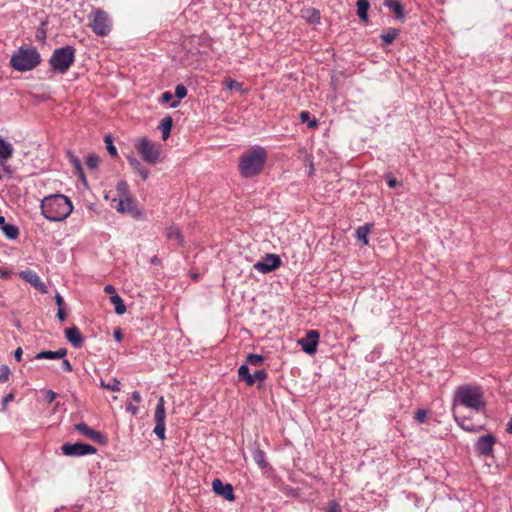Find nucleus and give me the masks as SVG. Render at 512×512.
<instances>
[{"mask_svg": "<svg viewBox=\"0 0 512 512\" xmlns=\"http://www.w3.org/2000/svg\"><path fill=\"white\" fill-rule=\"evenodd\" d=\"M460 407L468 408L477 413L484 412L486 401L482 388L473 384L459 386L454 394L453 409L459 410Z\"/></svg>", "mask_w": 512, "mask_h": 512, "instance_id": "1", "label": "nucleus"}, {"mask_svg": "<svg viewBox=\"0 0 512 512\" xmlns=\"http://www.w3.org/2000/svg\"><path fill=\"white\" fill-rule=\"evenodd\" d=\"M268 154L264 147L259 145L252 146L249 150L241 154L239 158V173L243 178H252L258 176L264 169Z\"/></svg>", "mask_w": 512, "mask_h": 512, "instance_id": "2", "label": "nucleus"}, {"mask_svg": "<svg viewBox=\"0 0 512 512\" xmlns=\"http://www.w3.org/2000/svg\"><path fill=\"white\" fill-rule=\"evenodd\" d=\"M41 214L49 221L65 220L73 210L71 200L63 194H53L44 197L40 204Z\"/></svg>", "mask_w": 512, "mask_h": 512, "instance_id": "3", "label": "nucleus"}, {"mask_svg": "<svg viewBox=\"0 0 512 512\" xmlns=\"http://www.w3.org/2000/svg\"><path fill=\"white\" fill-rule=\"evenodd\" d=\"M41 57L35 47H20L13 53L10 65L17 71H29L40 64Z\"/></svg>", "mask_w": 512, "mask_h": 512, "instance_id": "4", "label": "nucleus"}, {"mask_svg": "<svg viewBox=\"0 0 512 512\" xmlns=\"http://www.w3.org/2000/svg\"><path fill=\"white\" fill-rule=\"evenodd\" d=\"M75 48L67 45L54 50L49 59V64L55 73L64 74L75 61Z\"/></svg>", "mask_w": 512, "mask_h": 512, "instance_id": "5", "label": "nucleus"}, {"mask_svg": "<svg viewBox=\"0 0 512 512\" xmlns=\"http://www.w3.org/2000/svg\"><path fill=\"white\" fill-rule=\"evenodd\" d=\"M90 27L97 36H107L112 29V21L109 15L101 9H93L88 16Z\"/></svg>", "mask_w": 512, "mask_h": 512, "instance_id": "6", "label": "nucleus"}, {"mask_svg": "<svg viewBox=\"0 0 512 512\" xmlns=\"http://www.w3.org/2000/svg\"><path fill=\"white\" fill-rule=\"evenodd\" d=\"M135 148L146 163L156 164L160 161L161 152L159 146L148 138L142 137L137 139Z\"/></svg>", "mask_w": 512, "mask_h": 512, "instance_id": "7", "label": "nucleus"}, {"mask_svg": "<svg viewBox=\"0 0 512 512\" xmlns=\"http://www.w3.org/2000/svg\"><path fill=\"white\" fill-rule=\"evenodd\" d=\"M112 207H114L119 213H126L136 220L144 218V213L137 207L136 201L132 196L125 198H114L112 199Z\"/></svg>", "mask_w": 512, "mask_h": 512, "instance_id": "8", "label": "nucleus"}, {"mask_svg": "<svg viewBox=\"0 0 512 512\" xmlns=\"http://www.w3.org/2000/svg\"><path fill=\"white\" fill-rule=\"evenodd\" d=\"M61 449L66 456L72 457L91 455L97 452V449L94 446L81 442L73 444L65 443L64 445H62Z\"/></svg>", "mask_w": 512, "mask_h": 512, "instance_id": "9", "label": "nucleus"}, {"mask_svg": "<svg viewBox=\"0 0 512 512\" xmlns=\"http://www.w3.org/2000/svg\"><path fill=\"white\" fill-rule=\"evenodd\" d=\"M496 437L493 434H486L479 437L474 443V450L478 456H490L496 444Z\"/></svg>", "mask_w": 512, "mask_h": 512, "instance_id": "10", "label": "nucleus"}, {"mask_svg": "<svg viewBox=\"0 0 512 512\" xmlns=\"http://www.w3.org/2000/svg\"><path fill=\"white\" fill-rule=\"evenodd\" d=\"M281 265V259L276 254L268 253L260 261L254 264V269L263 274L270 273Z\"/></svg>", "mask_w": 512, "mask_h": 512, "instance_id": "11", "label": "nucleus"}, {"mask_svg": "<svg viewBox=\"0 0 512 512\" xmlns=\"http://www.w3.org/2000/svg\"><path fill=\"white\" fill-rule=\"evenodd\" d=\"M320 334L317 330H309L306 333V336L298 341L302 350L309 354L313 355L317 350V345L319 341Z\"/></svg>", "mask_w": 512, "mask_h": 512, "instance_id": "12", "label": "nucleus"}, {"mask_svg": "<svg viewBox=\"0 0 512 512\" xmlns=\"http://www.w3.org/2000/svg\"><path fill=\"white\" fill-rule=\"evenodd\" d=\"M453 417L456 423L465 431L468 432H479L485 428L484 425L474 423L468 416L462 415L459 410L452 409Z\"/></svg>", "mask_w": 512, "mask_h": 512, "instance_id": "13", "label": "nucleus"}, {"mask_svg": "<svg viewBox=\"0 0 512 512\" xmlns=\"http://www.w3.org/2000/svg\"><path fill=\"white\" fill-rule=\"evenodd\" d=\"M19 276L24 281L28 282L31 286H33L37 291H39L42 294L48 293V288L46 284L41 281L39 275L30 269L21 271L19 273Z\"/></svg>", "mask_w": 512, "mask_h": 512, "instance_id": "14", "label": "nucleus"}, {"mask_svg": "<svg viewBox=\"0 0 512 512\" xmlns=\"http://www.w3.org/2000/svg\"><path fill=\"white\" fill-rule=\"evenodd\" d=\"M75 429L82 435H84L85 437H87L88 439L90 440H93L99 444H106L107 443V438L106 436L99 432V431H96L92 428H90L86 423L84 422H81V423H78L75 425Z\"/></svg>", "mask_w": 512, "mask_h": 512, "instance_id": "15", "label": "nucleus"}, {"mask_svg": "<svg viewBox=\"0 0 512 512\" xmlns=\"http://www.w3.org/2000/svg\"><path fill=\"white\" fill-rule=\"evenodd\" d=\"M212 488L216 494L222 496L224 499L228 501L235 500V495L231 484H224L220 479L216 478L212 482Z\"/></svg>", "mask_w": 512, "mask_h": 512, "instance_id": "16", "label": "nucleus"}, {"mask_svg": "<svg viewBox=\"0 0 512 512\" xmlns=\"http://www.w3.org/2000/svg\"><path fill=\"white\" fill-rule=\"evenodd\" d=\"M386 7L389 8L393 18L398 22H405L406 12L400 0H386Z\"/></svg>", "mask_w": 512, "mask_h": 512, "instance_id": "17", "label": "nucleus"}, {"mask_svg": "<svg viewBox=\"0 0 512 512\" xmlns=\"http://www.w3.org/2000/svg\"><path fill=\"white\" fill-rule=\"evenodd\" d=\"M65 337L71 343V345L78 349L83 346L84 337L82 336L79 328L75 325L65 329Z\"/></svg>", "mask_w": 512, "mask_h": 512, "instance_id": "18", "label": "nucleus"}, {"mask_svg": "<svg viewBox=\"0 0 512 512\" xmlns=\"http://www.w3.org/2000/svg\"><path fill=\"white\" fill-rule=\"evenodd\" d=\"M301 17L310 24L320 23V11L316 8H305L301 10Z\"/></svg>", "mask_w": 512, "mask_h": 512, "instance_id": "19", "label": "nucleus"}, {"mask_svg": "<svg viewBox=\"0 0 512 512\" xmlns=\"http://www.w3.org/2000/svg\"><path fill=\"white\" fill-rule=\"evenodd\" d=\"M166 411H165V400L163 396H160L156 405L154 420L155 423L165 424Z\"/></svg>", "mask_w": 512, "mask_h": 512, "instance_id": "20", "label": "nucleus"}, {"mask_svg": "<svg viewBox=\"0 0 512 512\" xmlns=\"http://www.w3.org/2000/svg\"><path fill=\"white\" fill-rule=\"evenodd\" d=\"M128 162L132 169L137 172L144 181L148 179L149 170L146 169L138 159L135 157H128Z\"/></svg>", "mask_w": 512, "mask_h": 512, "instance_id": "21", "label": "nucleus"}, {"mask_svg": "<svg viewBox=\"0 0 512 512\" xmlns=\"http://www.w3.org/2000/svg\"><path fill=\"white\" fill-rule=\"evenodd\" d=\"M67 354L66 348H60L57 351H41L38 353L35 358L36 359H61L64 358Z\"/></svg>", "mask_w": 512, "mask_h": 512, "instance_id": "22", "label": "nucleus"}, {"mask_svg": "<svg viewBox=\"0 0 512 512\" xmlns=\"http://www.w3.org/2000/svg\"><path fill=\"white\" fill-rule=\"evenodd\" d=\"M67 156H68L70 163L72 164V166L74 168L75 174L78 175L81 180L85 181L86 180L85 173H84V170H83V167H82V164H81V161L79 160V158L76 155H74V153H72L71 151H69L67 153Z\"/></svg>", "mask_w": 512, "mask_h": 512, "instance_id": "23", "label": "nucleus"}, {"mask_svg": "<svg viewBox=\"0 0 512 512\" xmlns=\"http://www.w3.org/2000/svg\"><path fill=\"white\" fill-rule=\"evenodd\" d=\"M165 234H166L167 239L177 240L178 244L180 246H183L184 238H183L181 230L178 226L171 225V226L167 227L165 230Z\"/></svg>", "mask_w": 512, "mask_h": 512, "instance_id": "24", "label": "nucleus"}, {"mask_svg": "<svg viewBox=\"0 0 512 512\" xmlns=\"http://www.w3.org/2000/svg\"><path fill=\"white\" fill-rule=\"evenodd\" d=\"M13 146L0 137V163L7 161L12 157Z\"/></svg>", "mask_w": 512, "mask_h": 512, "instance_id": "25", "label": "nucleus"}, {"mask_svg": "<svg viewBox=\"0 0 512 512\" xmlns=\"http://www.w3.org/2000/svg\"><path fill=\"white\" fill-rule=\"evenodd\" d=\"M357 15L360 20L364 23L368 22V10L370 7V3L368 0H357Z\"/></svg>", "mask_w": 512, "mask_h": 512, "instance_id": "26", "label": "nucleus"}, {"mask_svg": "<svg viewBox=\"0 0 512 512\" xmlns=\"http://www.w3.org/2000/svg\"><path fill=\"white\" fill-rule=\"evenodd\" d=\"M173 125V119L170 115L165 116L159 125V129L162 132V138L163 140H167L170 136L171 128Z\"/></svg>", "mask_w": 512, "mask_h": 512, "instance_id": "27", "label": "nucleus"}, {"mask_svg": "<svg viewBox=\"0 0 512 512\" xmlns=\"http://www.w3.org/2000/svg\"><path fill=\"white\" fill-rule=\"evenodd\" d=\"M238 377L240 380L245 381L248 386L255 384V379L249 372L247 364H242L238 369Z\"/></svg>", "mask_w": 512, "mask_h": 512, "instance_id": "28", "label": "nucleus"}, {"mask_svg": "<svg viewBox=\"0 0 512 512\" xmlns=\"http://www.w3.org/2000/svg\"><path fill=\"white\" fill-rule=\"evenodd\" d=\"M252 457L261 469H266L269 466V463L266 460V453L262 449L256 448L252 452Z\"/></svg>", "mask_w": 512, "mask_h": 512, "instance_id": "29", "label": "nucleus"}, {"mask_svg": "<svg viewBox=\"0 0 512 512\" xmlns=\"http://www.w3.org/2000/svg\"><path fill=\"white\" fill-rule=\"evenodd\" d=\"M192 39L196 40L197 45L211 49L213 46V39L206 33H202L199 36H193Z\"/></svg>", "mask_w": 512, "mask_h": 512, "instance_id": "30", "label": "nucleus"}, {"mask_svg": "<svg viewBox=\"0 0 512 512\" xmlns=\"http://www.w3.org/2000/svg\"><path fill=\"white\" fill-rule=\"evenodd\" d=\"M111 303L115 307V312L118 315H123L126 312V306L122 300V298L118 294H114L110 297Z\"/></svg>", "mask_w": 512, "mask_h": 512, "instance_id": "31", "label": "nucleus"}, {"mask_svg": "<svg viewBox=\"0 0 512 512\" xmlns=\"http://www.w3.org/2000/svg\"><path fill=\"white\" fill-rule=\"evenodd\" d=\"M370 227L371 226L369 224H365L356 229V237L364 245L368 244V234L370 232Z\"/></svg>", "mask_w": 512, "mask_h": 512, "instance_id": "32", "label": "nucleus"}, {"mask_svg": "<svg viewBox=\"0 0 512 512\" xmlns=\"http://www.w3.org/2000/svg\"><path fill=\"white\" fill-rule=\"evenodd\" d=\"M223 85L229 89V90H237L238 92H240L241 94H244L245 93V90L243 89V85L242 83L234 80V79H231V78H226L224 81H223Z\"/></svg>", "mask_w": 512, "mask_h": 512, "instance_id": "33", "label": "nucleus"}, {"mask_svg": "<svg viewBox=\"0 0 512 512\" xmlns=\"http://www.w3.org/2000/svg\"><path fill=\"white\" fill-rule=\"evenodd\" d=\"M116 191L119 198H125L131 196L129 186L125 180H120L116 184Z\"/></svg>", "mask_w": 512, "mask_h": 512, "instance_id": "34", "label": "nucleus"}, {"mask_svg": "<svg viewBox=\"0 0 512 512\" xmlns=\"http://www.w3.org/2000/svg\"><path fill=\"white\" fill-rule=\"evenodd\" d=\"M100 387L118 392L121 390V382L117 378H112L108 383L101 380Z\"/></svg>", "mask_w": 512, "mask_h": 512, "instance_id": "35", "label": "nucleus"}, {"mask_svg": "<svg viewBox=\"0 0 512 512\" xmlns=\"http://www.w3.org/2000/svg\"><path fill=\"white\" fill-rule=\"evenodd\" d=\"M1 229L3 230L4 234L10 239H15L19 235L18 228L13 224L7 223Z\"/></svg>", "mask_w": 512, "mask_h": 512, "instance_id": "36", "label": "nucleus"}, {"mask_svg": "<svg viewBox=\"0 0 512 512\" xmlns=\"http://www.w3.org/2000/svg\"><path fill=\"white\" fill-rule=\"evenodd\" d=\"M299 118L302 123H307L309 128L318 127L317 119H315V118L310 119V113L308 111H302L299 115Z\"/></svg>", "mask_w": 512, "mask_h": 512, "instance_id": "37", "label": "nucleus"}, {"mask_svg": "<svg viewBox=\"0 0 512 512\" xmlns=\"http://www.w3.org/2000/svg\"><path fill=\"white\" fill-rule=\"evenodd\" d=\"M172 99H173L172 93L170 91H166V92L162 93L161 98H160V102L163 103V104H166V103H169L171 101V103H170V107L171 108H176L177 106H179L180 101L179 100H173L172 101Z\"/></svg>", "mask_w": 512, "mask_h": 512, "instance_id": "38", "label": "nucleus"}, {"mask_svg": "<svg viewBox=\"0 0 512 512\" xmlns=\"http://www.w3.org/2000/svg\"><path fill=\"white\" fill-rule=\"evenodd\" d=\"M100 159L96 154H90L86 159V165L90 170H97Z\"/></svg>", "mask_w": 512, "mask_h": 512, "instance_id": "39", "label": "nucleus"}, {"mask_svg": "<svg viewBox=\"0 0 512 512\" xmlns=\"http://www.w3.org/2000/svg\"><path fill=\"white\" fill-rule=\"evenodd\" d=\"M104 142L106 143V148H107V151L109 152V154L112 157H116L117 156V149H116V147L113 144V140H112L111 135H106L105 138H104Z\"/></svg>", "mask_w": 512, "mask_h": 512, "instance_id": "40", "label": "nucleus"}, {"mask_svg": "<svg viewBox=\"0 0 512 512\" xmlns=\"http://www.w3.org/2000/svg\"><path fill=\"white\" fill-rule=\"evenodd\" d=\"M264 362V357L259 354H249L247 356V364L250 365H260Z\"/></svg>", "mask_w": 512, "mask_h": 512, "instance_id": "41", "label": "nucleus"}, {"mask_svg": "<svg viewBox=\"0 0 512 512\" xmlns=\"http://www.w3.org/2000/svg\"><path fill=\"white\" fill-rule=\"evenodd\" d=\"M400 30L396 28H390L386 31V45L391 44L396 37L399 35Z\"/></svg>", "mask_w": 512, "mask_h": 512, "instance_id": "42", "label": "nucleus"}, {"mask_svg": "<svg viewBox=\"0 0 512 512\" xmlns=\"http://www.w3.org/2000/svg\"><path fill=\"white\" fill-rule=\"evenodd\" d=\"M10 369L7 365H2L0 368V383H5L8 381L10 376Z\"/></svg>", "mask_w": 512, "mask_h": 512, "instance_id": "43", "label": "nucleus"}, {"mask_svg": "<svg viewBox=\"0 0 512 512\" xmlns=\"http://www.w3.org/2000/svg\"><path fill=\"white\" fill-rule=\"evenodd\" d=\"M153 432L159 439L163 440L165 438V424L155 423Z\"/></svg>", "mask_w": 512, "mask_h": 512, "instance_id": "44", "label": "nucleus"}, {"mask_svg": "<svg viewBox=\"0 0 512 512\" xmlns=\"http://www.w3.org/2000/svg\"><path fill=\"white\" fill-rule=\"evenodd\" d=\"M175 96L178 99H183L187 96V88L183 84H178L175 88Z\"/></svg>", "mask_w": 512, "mask_h": 512, "instance_id": "45", "label": "nucleus"}, {"mask_svg": "<svg viewBox=\"0 0 512 512\" xmlns=\"http://www.w3.org/2000/svg\"><path fill=\"white\" fill-rule=\"evenodd\" d=\"M252 377H254L255 382L256 381L263 382L267 379L268 374L264 369H261V370H256L254 372V374L252 375Z\"/></svg>", "mask_w": 512, "mask_h": 512, "instance_id": "46", "label": "nucleus"}, {"mask_svg": "<svg viewBox=\"0 0 512 512\" xmlns=\"http://www.w3.org/2000/svg\"><path fill=\"white\" fill-rule=\"evenodd\" d=\"M427 418V411L424 409H419L415 412V420L419 423H424Z\"/></svg>", "mask_w": 512, "mask_h": 512, "instance_id": "47", "label": "nucleus"}, {"mask_svg": "<svg viewBox=\"0 0 512 512\" xmlns=\"http://www.w3.org/2000/svg\"><path fill=\"white\" fill-rule=\"evenodd\" d=\"M341 506L339 505V503L335 500H331L329 502V507H328V510L327 512H341Z\"/></svg>", "mask_w": 512, "mask_h": 512, "instance_id": "48", "label": "nucleus"}, {"mask_svg": "<svg viewBox=\"0 0 512 512\" xmlns=\"http://www.w3.org/2000/svg\"><path fill=\"white\" fill-rule=\"evenodd\" d=\"M57 394L53 390L45 391V401L47 403H52L56 399Z\"/></svg>", "mask_w": 512, "mask_h": 512, "instance_id": "49", "label": "nucleus"}, {"mask_svg": "<svg viewBox=\"0 0 512 512\" xmlns=\"http://www.w3.org/2000/svg\"><path fill=\"white\" fill-rule=\"evenodd\" d=\"M62 369L65 372H71L72 371V365L68 359L62 360Z\"/></svg>", "mask_w": 512, "mask_h": 512, "instance_id": "50", "label": "nucleus"}, {"mask_svg": "<svg viewBox=\"0 0 512 512\" xmlns=\"http://www.w3.org/2000/svg\"><path fill=\"white\" fill-rule=\"evenodd\" d=\"M387 184L390 188H395L396 186L398 185H402L401 182H398L395 178L393 177H387Z\"/></svg>", "mask_w": 512, "mask_h": 512, "instance_id": "51", "label": "nucleus"}, {"mask_svg": "<svg viewBox=\"0 0 512 512\" xmlns=\"http://www.w3.org/2000/svg\"><path fill=\"white\" fill-rule=\"evenodd\" d=\"M127 411H129L132 415H137L139 411V407L137 405H134L132 403H129L126 407Z\"/></svg>", "mask_w": 512, "mask_h": 512, "instance_id": "52", "label": "nucleus"}, {"mask_svg": "<svg viewBox=\"0 0 512 512\" xmlns=\"http://www.w3.org/2000/svg\"><path fill=\"white\" fill-rule=\"evenodd\" d=\"M14 399V394L13 393H9L7 394L4 398H3V401H2V406H3V409L6 408L7 404L12 401Z\"/></svg>", "mask_w": 512, "mask_h": 512, "instance_id": "53", "label": "nucleus"}, {"mask_svg": "<svg viewBox=\"0 0 512 512\" xmlns=\"http://www.w3.org/2000/svg\"><path fill=\"white\" fill-rule=\"evenodd\" d=\"M57 317L60 321H64L67 317L63 307H59L57 311Z\"/></svg>", "mask_w": 512, "mask_h": 512, "instance_id": "54", "label": "nucleus"}, {"mask_svg": "<svg viewBox=\"0 0 512 512\" xmlns=\"http://www.w3.org/2000/svg\"><path fill=\"white\" fill-rule=\"evenodd\" d=\"M104 292L107 294H111V296H112V295L116 294V289L113 285H106L104 287Z\"/></svg>", "mask_w": 512, "mask_h": 512, "instance_id": "55", "label": "nucleus"}, {"mask_svg": "<svg viewBox=\"0 0 512 512\" xmlns=\"http://www.w3.org/2000/svg\"><path fill=\"white\" fill-rule=\"evenodd\" d=\"M113 335H114L115 340L118 341V342H120L122 340V338H123V334H122V331H121L120 328L116 329L114 331Z\"/></svg>", "mask_w": 512, "mask_h": 512, "instance_id": "56", "label": "nucleus"}, {"mask_svg": "<svg viewBox=\"0 0 512 512\" xmlns=\"http://www.w3.org/2000/svg\"><path fill=\"white\" fill-rule=\"evenodd\" d=\"M132 399L136 402V403H140L142 398H141V394L139 391H134L132 392V395H131Z\"/></svg>", "mask_w": 512, "mask_h": 512, "instance_id": "57", "label": "nucleus"}, {"mask_svg": "<svg viewBox=\"0 0 512 512\" xmlns=\"http://www.w3.org/2000/svg\"><path fill=\"white\" fill-rule=\"evenodd\" d=\"M22 354H23V351H22V348L21 347H18L15 352H14V357L17 361H21L22 359Z\"/></svg>", "mask_w": 512, "mask_h": 512, "instance_id": "58", "label": "nucleus"}, {"mask_svg": "<svg viewBox=\"0 0 512 512\" xmlns=\"http://www.w3.org/2000/svg\"><path fill=\"white\" fill-rule=\"evenodd\" d=\"M55 302H56L58 308L63 306L64 300L60 294L55 295Z\"/></svg>", "mask_w": 512, "mask_h": 512, "instance_id": "59", "label": "nucleus"}, {"mask_svg": "<svg viewBox=\"0 0 512 512\" xmlns=\"http://www.w3.org/2000/svg\"><path fill=\"white\" fill-rule=\"evenodd\" d=\"M150 263L152 265H160L161 264V260L160 258H158L157 256H153L151 259H150Z\"/></svg>", "mask_w": 512, "mask_h": 512, "instance_id": "60", "label": "nucleus"}, {"mask_svg": "<svg viewBox=\"0 0 512 512\" xmlns=\"http://www.w3.org/2000/svg\"><path fill=\"white\" fill-rule=\"evenodd\" d=\"M5 224H7L5 217L0 216V227L2 228L3 226H5Z\"/></svg>", "mask_w": 512, "mask_h": 512, "instance_id": "61", "label": "nucleus"}, {"mask_svg": "<svg viewBox=\"0 0 512 512\" xmlns=\"http://www.w3.org/2000/svg\"><path fill=\"white\" fill-rule=\"evenodd\" d=\"M380 39L384 42V34L380 35Z\"/></svg>", "mask_w": 512, "mask_h": 512, "instance_id": "62", "label": "nucleus"}]
</instances>
